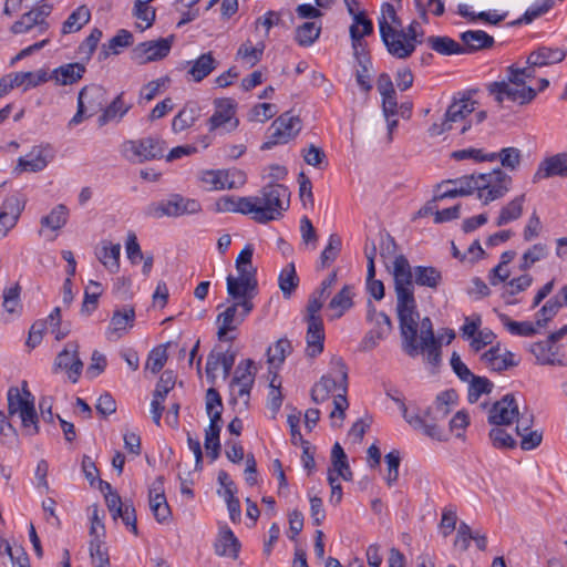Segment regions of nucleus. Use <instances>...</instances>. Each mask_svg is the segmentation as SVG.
Instances as JSON below:
<instances>
[{
	"label": "nucleus",
	"instance_id": "nucleus-18",
	"mask_svg": "<svg viewBox=\"0 0 567 567\" xmlns=\"http://www.w3.org/2000/svg\"><path fill=\"white\" fill-rule=\"evenodd\" d=\"M236 352L230 349L223 351L219 347H215L207 357L206 362V377L207 380L215 384L216 382V370L219 365L223 367L224 379H227L231 372V369L235 364Z\"/></svg>",
	"mask_w": 567,
	"mask_h": 567
},
{
	"label": "nucleus",
	"instance_id": "nucleus-27",
	"mask_svg": "<svg viewBox=\"0 0 567 567\" xmlns=\"http://www.w3.org/2000/svg\"><path fill=\"white\" fill-rule=\"evenodd\" d=\"M238 177L239 183H244V175L240 172H230V171H207L204 173L202 181L203 183L209 185V189L218 190V189H231L237 187L235 177Z\"/></svg>",
	"mask_w": 567,
	"mask_h": 567
},
{
	"label": "nucleus",
	"instance_id": "nucleus-42",
	"mask_svg": "<svg viewBox=\"0 0 567 567\" xmlns=\"http://www.w3.org/2000/svg\"><path fill=\"white\" fill-rule=\"evenodd\" d=\"M476 101L470 96H464L460 100H454L453 103L447 107L445 117L451 124L454 122L463 121L475 110Z\"/></svg>",
	"mask_w": 567,
	"mask_h": 567
},
{
	"label": "nucleus",
	"instance_id": "nucleus-47",
	"mask_svg": "<svg viewBox=\"0 0 567 567\" xmlns=\"http://www.w3.org/2000/svg\"><path fill=\"white\" fill-rule=\"evenodd\" d=\"M49 80L48 73L44 70L37 72H17L13 74L12 82L16 87L24 85V91L35 87Z\"/></svg>",
	"mask_w": 567,
	"mask_h": 567
},
{
	"label": "nucleus",
	"instance_id": "nucleus-25",
	"mask_svg": "<svg viewBox=\"0 0 567 567\" xmlns=\"http://www.w3.org/2000/svg\"><path fill=\"white\" fill-rule=\"evenodd\" d=\"M462 41V54H473L475 52L491 49L494 45V38L483 30H467L460 35Z\"/></svg>",
	"mask_w": 567,
	"mask_h": 567
},
{
	"label": "nucleus",
	"instance_id": "nucleus-55",
	"mask_svg": "<svg viewBox=\"0 0 567 567\" xmlns=\"http://www.w3.org/2000/svg\"><path fill=\"white\" fill-rule=\"evenodd\" d=\"M554 3V0H542V2L534 3L519 19L513 21L511 25H517L522 23L528 24L533 22L535 19L548 12L553 8Z\"/></svg>",
	"mask_w": 567,
	"mask_h": 567
},
{
	"label": "nucleus",
	"instance_id": "nucleus-24",
	"mask_svg": "<svg viewBox=\"0 0 567 567\" xmlns=\"http://www.w3.org/2000/svg\"><path fill=\"white\" fill-rule=\"evenodd\" d=\"M554 176L567 177V153H558L540 162L533 176V183Z\"/></svg>",
	"mask_w": 567,
	"mask_h": 567
},
{
	"label": "nucleus",
	"instance_id": "nucleus-21",
	"mask_svg": "<svg viewBox=\"0 0 567 567\" xmlns=\"http://www.w3.org/2000/svg\"><path fill=\"white\" fill-rule=\"evenodd\" d=\"M378 24L380 37L385 48H388L390 41H392L393 37L396 35V32H399L403 25L402 20L396 14L394 6L389 2L382 4Z\"/></svg>",
	"mask_w": 567,
	"mask_h": 567
},
{
	"label": "nucleus",
	"instance_id": "nucleus-60",
	"mask_svg": "<svg viewBox=\"0 0 567 567\" xmlns=\"http://www.w3.org/2000/svg\"><path fill=\"white\" fill-rule=\"evenodd\" d=\"M197 118V111L195 107H183L178 114L173 118L172 128L178 133L190 127Z\"/></svg>",
	"mask_w": 567,
	"mask_h": 567
},
{
	"label": "nucleus",
	"instance_id": "nucleus-49",
	"mask_svg": "<svg viewBox=\"0 0 567 567\" xmlns=\"http://www.w3.org/2000/svg\"><path fill=\"white\" fill-rule=\"evenodd\" d=\"M279 288L285 298H290L299 284V278L296 272L295 264H288L279 274L278 278Z\"/></svg>",
	"mask_w": 567,
	"mask_h": 567
},
{
	"label": "nucleus",
	"instance_id": "nucleus-57",
	"mask_svg": "<svg viewBox=\"0 0 567 567\" xmlns=\"http://www.w3.org/2000/svg\"><path fill=\"white\" fill-rule=\"evenodd\" d=\"M558 297H553L536 312L535 324L539 328L545 327L560 310Z\"/></svg>",
	"mask_w": 567,
	"mask_h": 567
},
{
	"label": "nucleus",
	"instance_id": "nucleus-5",
	"mask_svg": "<svg viewBox=\"0 0 567 567\" xmlns=\"http://www.w3.org/2000/svg\"><path fill=\"white\" fill-rule=\"evenodd\" d=\"M475 182L478 199L483 205H488L491 202L504 197L511 189L513 181L504 171L496 168L489 173L475 174Z\"/></svg>",
	"mask_w": 567,
	"mask_h": 567
},
{
	"label": "nucleus",
	"instance_id": "nucleus-30",
	"mask_svg": "<svg viewBox=\"0 0 567 567\" xmlns=\"http://www.w3.org/2000/svg\"><path fill=\"white\" fill-rule=\"evenodd\" d=\"M567 51L560 48L539 47L529 53L527 64L533 66H548L565 60Z\"/></svg>",
	"mask_w": 567,
	"mask_h": 567
},
{
	"label": "nucleus",
	"instance_id": "nucleus-33",
	"mask_svg": "<svg viewBox=\"0 0 567 567\" xmlns=\"http://www.w3.org/2000/svg\"><path fill=\"white\" fill-rule=\"evenodd\" d=\"M189 66L187 73L194 82H200L207 78L217 66L218 61L213 56L212 52L200 54L196 60L188 61Z\"/></svg>",
	"mask_w": 567,
	"mask_h": 567
},
{
	"label": "nucleus",
	"instance_id": "nucleus-15",
	"mask_svg": "<svg viewBox=\"0 0 567 567\" xmlns=\"http://www.w3.org/2000/svg\"><path fill=\"white\" fill-rule=\"evenodd\" d=\"M487 91L491 95L495 96L498 103H503V101L507 99L520 105L530 103L537 94L532 86L523 85L522 87H513L505 81L489 83Z\"/></svg>",
	"mask_w": 567,
	"mask_h": 567
},
{
	"label": "nucleus",
	"instance_id": "nucleus-37",
	"mask_svg": "<svg viewBox=\"0 0 567 567\" xmlns=\"http://www.w3.org/2000/svg\"><path fill=\"white\" fill-rule=\"evenodd\" d=\"M86 69L79 62L66 63L53 70L52 76L61 85H71L83 78Z\"/></svg>",
	"mask_w": 567,
	"mask_h": 567
},
{
	"label": "nucleus",
	"instance_id": "nucleus-35",
	"mask_svg": "<svg viewBox=\"0 0 567 567\" xmlns=\"http://www.w3.org/2000/svg\"><path fill=\"white\" fill-rule=\"evenodd\" d=\"M96 257L103 266L111 272L116 274L120 270L121 245L110 241H101L100 248L96 249Z\"/></svg>",
	"mask_w": 567,
	"mask_h": 567
},
{
	"label": "nucleus",
	"instance_id": "nucleus-53",
	"mask_svg": "<svg viewBox=\"0 0 567 567\" xmlns=\"http://www.w3.org/2000/svg\"><path fill=\"white\" fill-rule=\"evenodd\" d=\"M102 285L97 281L90 280L89 286L84 290V298L81 312L91 315V312L97 308L99 298L102 295Z\"/></svg>",
	"mask_w": 567,
	"mask_h": 567
},
{
	"label": "nucleus",
	"instance_id": "nucleus-51",
	"mask_svg": "<svg viewBox=\"0 0 567 567\" xmlns=\"http://www.w3.org/2000/svg\"><path fill=\"white\" fill-rule=\"evenodd\" d=\"M69 209L65 205H56L49 215L43 216L40 220L42 227L50 228L51 230L61 229L68 221Z\"/></svg>",
	"mask_w": 567,
	"mask_h": 567
},
{
	"label": "nucleus",
	"instance_id": "nucleus-36",
	"mask_svg": "<svg viewBox=\"0 0 567 567\" xmlns=\"http://www.w3.org/2000/svg\"><path fill=\"white\" fill-rule=\"evenodd\" d=\"M124 95L125 93L121 92L109 105H104L102 114L97 118L99 126L102 127L116 118L121 120L125 114H127L132 109V104L125 103Z\"/></svg>",
	"mask_w": 567,
	"mask_h": 567
},
{
	"label": "nucleus",
	"instance_id": "nucleus-38",
	"mask_svg": "<svg viewBox=\"0 0 567 567\" xmlns=\"http://www.w3.org/2000/svg\"><path fill=\"white\" fill-rule=\"evenodd\" d=\"M526 195L520 194L502 207L498 217L495 220L497 227L505 226L519 219L523 215Z\"/></svg>",
	"mask_w": 567,
	"mask_h": 567
},
{
	"label": "nucleus",
	"instance_id": "nucleus-8",
	"mask_svg": "<svg viewBox=\"0 0 567 567\" xmlns=\"http://www.w3.org/2000/svg\"><path fill=\"white\" fill-rule=\"evenodd\" d=\"M301 131V120L290 111L279 115L268 128V140L262 143V151L271 150L278 144H286L293 140Z\"/></svg>",
	"mask_w": 567,
	"mask_h": 567
},
{
	"label": "nucleus",
	"instance_id": "nucleus-22",
	"mask_svg": "<svg viewBox=\"0 0 567 567\" xmlns=\"http://www.w3.org/2000/svg\"><path fill=\"white\" fill-rule=\"evenodd\" d=\"M456 400L457 393L455 390H445L437 394L434 406L427 408L421 415L427 423L439 426L437 422L444 420L450 414V405L455 404Z\"/></svg>",
	"mask_w": 567,
	"mask_h": 567
},
{
	"label": "nucleus",
	"instance_id": "nucleus-9",
	"mask_svg": "<svg viewBox=\"0 0 567 567\" xmlns=\"http://www.w3.org/2000/svg\"><path fill=\"white\" fill-rule=\"evenodd\" d=\"M384 392L388 398L399 404L400 410L402 411V415L404 420L415 430H421L423 433L434 440L443 441L444 434L440 426L435 424L427 423V421L422 417L420 413H409L408 408L404 403L402 393L395 386L391 384H383Z\"/></svg>",
	"mask_w": 567,
	"mask_h": 567
},
{
	"label": "nucleus",
	"instance_id": "nucleus-2",
	"mask_svg": "<svg viewBox=\"0 0 567 567\" xmlns=\"http://www.w3.org/2000/svg\"><path fill=\"white\" fill-rule=\"evenodd\" d=\"M7 400L8 415H19L23 433L29 436L39 434V416L34 406L33 394L29 390L21 394L18 386H11L8 390Z\"/></svg>",
	"mask_w": 567,
	"mask_h": 567
},
{
	"label": "nucleus",
	"instance_id": "nucleus-45",
	"mask_svg": "<svg viewBox=\"0 0 567 567\" xmlns=\"http://www.w3.org/2000/svg\"><path fill=\"white\" fill-rule=\"evenodd\" d=\"M481 360L494 372H503L517 367L518 362H507L501 354V344L493 346L481 355Z\"/></svg>",
	"mask_w": 567,
	"mask_h": 567
},
{
	"label": "nucleus",
	"instance_id": "nucleus-10",
	"mask_svg": "<svg viewBox=\"0 0 567 567\" xmlns=\"http://www.w3.org/2000/svg\"><path fill=\"white\" fill-rule=\"evenodd\" d=\"M420 30L422 28L416 20H413L405 30L402 27L392 41H390V44H388V52L396 59L405 60L410 58L415 51L416 45L422 43V40L417 39Z\"/></svg>",
	"mask_w": 567,
	"mask_h": 567
},
{
	"label": "nucleus",
	"instance_id": "nucleus-41",
	"mask_svg": "<svg viewBox=\"0 0 567 567\" xmlns=\"http://www.w3.org/2000/svg\"><path fill=\"white\" fill-rule=\"evenodd\" d=\"M240 544L230 528L223 529L215 544V551L219 556L237 558Z\"/></svg>",
	"mask_w": 567,
	"mask_h": 567
},
{
	"label": "nucleus",
	"instance_id": "nucleus-64",
	"mask_svg": "<svg viewBox=\"0 0 567 567\" xmlns=\"http://www.w3.org/2000/svg\"><path fill=\"white\" fill-rule=\"evenodd\" d=\"M167 359L166 346H158L148 353L145 368L154 374L158 373L164 368Z\"/></svg>",
	"mask_w": 567,
	"mask_h": 567
},
{
	"label": "nucleus",
	"instance_id": "nucleus-3",
	"mask_svg": "<svg viewBox=\"0 0 567 567\" xmlns=\"http://www.w3.org/2000/svg\"><path fill=\"white\" fill-rule=\"evenodd\" d=\"M202 210V205L197 199L187 198L181 194H171L168 198L158 202H152L144 208L146 217L159 219L163 217H179L183 215H193Z\"/></svg>",
	"mask_w": 567,
	"mask_h": 567
},
{
	"label": "nucleus",
	"instance_id": "nucleus-17",
	"mask_svg": "<svg viewBox=\"0 0 567 567\" xmlns=\"http://www.w3.org/2000/svg\"><path fill=\"white\" fill-rule=\"evenodd\" d=\"M518 416V405L513 393L505 394L488 411V423L501 426L509 425Z\"/></svg>",
	"mask_w": 567,
	"mask_h": 567
},
{
	"label": "nucleus",
	"instance_id": "nucleus-1",
	"mask_svg": "<svg viewBox=\"0 0 567 567\" xmlns=\"http://www.w3.org/2000/svg\"><path fill=\"white\" fill-rule=\"evenodd\" d=\"M392 275L394 278L396 313L403 340V350L410 357H415L419 353L417 320L420 313L414 297V287L411 286L409 260L404 255L395 258Z\"/></svg>",
	"mask_w": 567,
	"mask_h": 567
},
{
	"label": "nucleus",
	"instance_id": "nucleus-46",
	"mask_svg": "<svg viewBox=\"0 0 567 567\" xmlns=\"http://www.w3.org/2000/svg\"><path fill=\"white\" fill-rule=\"evenodd\" d=\"M352 286L344 285L342 289L334 295V297L329 302V309L334 310L336 318H340L344 315L347 310H349L353 306L352 297Z\"/></svg>",
	"mask_w": 567,
	"mask_h": 567
},
{
	"label": "nucleus",
	"instance_id": "nucleus-6",
	"mask_svg": "<svg viewBox=\"0 0 567 567\" xmlns=\"http://www.w3.org/2000/svg\"><path fill=\"white\" fill-rule=\"evenodd\" d=\"M165 142L157 136L128 140L122 144L123 156L132 163H144L164 156Z\"/></svg>",
	"mask_w": 567,
	"mask_h": 567
},
{
	"label": "nucleus",
	"instance_id": "nucleus-20",
	"mask_svg": "<svg viewBox=\"0 0 567 567\" xmlns=\"http://www.w3.org/2000/svg\"><path fill=\"white\" fill-rule=\"evenodd\" d=\"M54 153L50 145L34 146L25 156L18 159L16 171L21 172H41L53 159Z\"/></svg>",
	"mask_w": 567,
	"mask_h": 567
},
{
	"label": "nucleus",
	"instance_id": "nucleus-32",
	"mask_svg": "<svg viewBox=\"0 0 567 567\" xmlns=\"http://www.w3.org/2000/svg\"><path fill=\"white\" fill-rule=\"evenodd\" d=\"M135 321V310L132 307L123 309H115L111 318L110 327L106 334L109 338L116 336L122 337L130 328L133 327Z\"/></svg>",
	"mask_w": 567,
	"mask_h": 567
},
{
	"label": "nucleus",
	"instance_id": "nucleus-26",
	"mask_svg": "<svg viewBox=\"0 0 567 567\" xmlns=\"http://www.w3.org/2000/svg\"><path fill=\"white\" fill-rule=\"evenodd\" d=\"M78 101L84 104V107L89 111V116H93L103 111L106 104V90L97 84L86 85L79 92Z\"/></svg>",
	"mask_w": 567,
	"mask_h": 567
},
{
	"label": "nucleus",
	"instance_id": "nucleus-59",
	"mask_svg": "<svg viewBox=\"0 0 567 567\" xmlns=\"http://www.w3.org/2000/svg\"><path fill=\"white\" fill-rule=\"evenodd\" d=\"M90 556L93 565L96 567H107L110 565V557L107 549L104 547L103 540L100 536L90 542Z\"/></svg>",
	"mask_w": 567,
	"mask_h": 567
},
{
	"label": "nucleus",
	"instance_id": "nucleus-16",
	"mask_svg": "<svg viewBox=\"0 0 567 567\" xmlns=\"http://www.w3.org/2000/svg\"><path fill=\"white\" fill-rule=\"evenodd\" d=\"M53 370H64L72 383H76L82 370L83 362L79 357L78 343H68L64 349L56 355Z\"/></svg>",
	"mask_w": 567,
	"mask_h": 567
},
{
	"label": "nucleus",
	"instance_id": "nucleus-50",
	"mask_svg": "<svg viewBox=\"0 0 567 567\" xmlns=\"http://www.w3.org/2000/svg\"><path fill=\"white\" fill-rule=\"evenodd\" d=\"M236 213H240L243 215H251V218L256 223L265 224L264 219L260 217L262 210L259 205L258 196L237 197Z\"/></svg>",
	"mask_w": 567,
	"mask_h": 567
},
{
	"label": "nucleus",
	"instance_id": "nucleus-40",
	"mask_svg": "<svg viewBox=\"0 0 567 567\" xmlns=\"http://www.w3.org/2000/svg\"><path fill=\"white\" fill-rule=\"evenodd\" d=\"M350 38L352 41L353 55L360 68L365 71L371 69L372 62L368 50V43L363 40L364 37L359 34V30L354 27H350Z\"/></svg>",
	"mask_w": 567,
	"mask_h": 567
},
{
	"label": "nucleus",
	"instance_id": "nucleus-4",
	"mask_svg": "<svg viewBox=\"0 0 567 567\" xmlns=\"http://www.w3.org/2000/svg\"><path fill=\"white\" fill-rule=\"evenodd\" d=\"M258 199L262 210L260 217L267 224L281 218L289 208L290 190L282 184L269 183L261 188Z\"/></svg>",
	"mask_w": 567,
	"mask_h": 567
},
{
	"label": "nucleus",
	"instance_id": "nucleus-48",
	"mask_svg": "<svg viewBox=\"0 0 567 567\" xmlns=\"http://www.w3.org/2000/svg\"><path fill=\"white\" fill-rule=\"evenodd\" d=\"M321 33V25L315 21L302 23L296 29L295 40L301 47H310Z\"/></svg>",
	"mask_w": 567,
	"mask_h": 567
},
{
	"label": "nucleus",
	"instance_id": "nucleus-29",
	"mask_svg": "<svg viewBox=\"0 0 567 567\" xmlns=\"http://www.w3.org/2000/svg\"><path fill=\"white\" fill-rule=\"evenodd\" d=\"M559 348L547 339L544 341L535 342L530 346V352L535 355L538 364H549L565 367L566 362L563 357H559Z\"/></svg>",
	"mask_w": 567,
	"mask_h": 567
},
{
	"label": "nucleus",
	"instance_id": "nucleus-56",
	"mask_svg": "<svg viewBox=\"0 0 567 567\" xmlns=\"http://www.w3.org/2000/svg\"><path fill=\"white\" fill-rule=\"evenodd\" d=\"M468 382L467 399L470 403L477 402L482 394H488L493 390V383L485 377L474 375Z\"/></svg>",
	"mask_w": 567,
	"mask_h": 567
},
{
	"label": "nucleus",
	"instance_id": "nucleus-61",
	"mask_svg": "<svg viewBox=\"0 0 567 567\" xmlns=\"http://www.w3.org/2000/svg\"><path fill=\"white\" fill-rule=\"evenodd\" d=\"M264 50V43H259L257 47H251L250 42H246L239 47L237 58L247 61L250 66H254L261 60Z\"/></svg>",
	"mask_w": 567,
	"mask_h": 567
},
{
	"label": "nucleus",
	"instance_id": "nucleus-31",
	"mask_svg": "<svg viewBox=\"0 0 567 567\" xmlns=\"http://www.w3.org/2000/svg\"><path fill=\"white\" fill-rule=\"evenodd\" d=\"M221 412L216 411L209 421L208 427L205 430L204 446L207 450V455L215 461L220 454V430H221Z\"/></svg>",
	"mask_w": 567,
	"mask_h": 567
},
{
	"label": "nucleus",
	"instance_id": "nucleus-58",
	"mask_svg": "<svg viewBox=\"0 0 567 567\" xmlns=\"http://www.w3.org/2000/svg\"><path fill=\"white\" fill-rule=\"evenodd\" d=\"M342 247V241L339 235L331 234L328 240V245L320 255L321 267L326 268L330 266L339 256Z\"/></svg>",
	"mask_w": 567,
	"mask_h": 567
},
{
	"label": "nucleus",
	"instance_id": "nucleus-39",
	"mask_svg": "<svg viewBox=\"0 0 567 567\" xmlns=\"http://www.w3.org/2000/svg\"><path fill=\"white\" fill-rule=\"evenodd\" d=\"M332 371L337 374V378L331 375L321 377L320 381L311 389V399L315 403H321L327 400L333 391L340 389V375L331 364Z\"/></svg>",
	"mask_w": 567,
	"mask_h": 567
},
{
	"label": "nucleus",
	"instance_id": "nucleus-13",
	"mask_svg": "<svg viewBox=\"0 0 567 567\" xmlns=\"http://www.w3.org/2000/svg\"><path fill=\"white\" fill-rule=\"evenodd\" d=\"M174 35L138 43L132 51L133 60L138 64L163 60L172 49Z\"/></svg>",
	"mask_w": 567,
	"mask_h": 567
},
{
	"label": "nucleus",
	"instance_id": "nucleus-12",
	"mask_svg": "<svg viewBox=\"0 0 567 567\" xmlns=\"http://www.w3.org/2000/svg\"><path fill=\"white\" fill-rule=\"evenodd\" d=\"M475 188H477L475 174L444 179L435 185L434 200L468 196L475 192Z\"/></svg>",
	"mask_w": 567,
	"mask_h": 567
},
{
	"label": "nucleus",
	"instance_id": "nucleus-44",
	"mask_svg": "<svg viewBox=\"0 0 567 567\" xmlns=\"http://www.w3.org/2000/svg\"><path fill=\"white\" fill-rule=\"evenodd\" d=\"M426 43L433 51L442 55L462 54L461 43L447 35H430Z\"/></svg>",
	"mask_w": 567,
	"mask_h": 567
},
{
	"label": "nucleus",
	"instance_id": "nucleus-7",
	"mask_svg": "<svg viewBox=\"0 0 567 567\" xmlns=\"http://www.w3.org/2000/svg\"><path fill=\"white\" fill-rule=\"evenodd\" d=\"M252 301H235L217 316L218 323L217 339L221 342H233L236 337L229 336V332L236 330L249 313L254 310Z\"/></svg>",
	"mask_w": 567,
	"mask_h": 567
},
{
	"label": "nucleus",
	"instance_id": "nucleus-23",
	"mask_svg": "<svg viewBox=\"0 0 567 567\" xmlns=\"http://www.w3.org/2000/svg\"><path fill=\"white\" fill-rule=\"evenodd\" d=\"M150 507L158 523L166 522L171 516V508L164 494V477L158 476L154 481L148 493Z\"/></svg>",
	"mask_w": 567,
	"mask_h": 567
},
{
	"label": "nucleus",
	"instance_id": "nucleus-11",
	"mask_svg": "<svg viewBox=\"0 0 567 567\" xmlns=\"http://www.w3.org/2000/svg\"><path fill=\"white\" fill-rule=\"evenodd\" d=\"M53 10L52 4L43 3L38 6L30 11L22 14L21 19L16 21L10 31L13 34L27 33L33 28L38 29L39 33H44L49 30L50 24L47 21V18L51 14Z\"/></svg>",
	"mask_w": 567,
	"mask_h": 567
},
{
	"label": "nucleus",
	"instance_id": "nucleus-43",
	"mask_svg": "<svg viewBox=\"0 0 567 567\" xmlns=\"http://www.w3.org/2000/svg\"><path fill=\"white\" fill-rule=\"evenodd\" d=\"M90 19V9L84 4L78 7L63 22L61 30L62 34H70L80 31L83 25L89 23Z\"/></svg>",
	"mask_w": 567,
	"mask_h": 567
},
{
	"label": "nucleus",
	"instance_id": "nucleus-14",
	"mask_svg": "<svg viewBox=\"0 0 567 567\" xmlns=\"http://www.w3.org/2000/svg\"><path fill=\"white\" fill-rule=\"evenodd\" d=\"M331 364L334 367V369L340 375V390L342 391V393H339L333 398L334 409L330 413V419L332 420V426L340 427L342 421L346 417V411L349 408V402L347 399L348 367L343 359L339 357H333L331 360Z\"/></svg>",
	"mask_w": 567,
	"mask_h": 567
},
{
	"label": "nucleus",
	"instance_id": "nucleus-62",
	"mask_svg": "<svg viewBox=\"0 0 567 567\" xmlns=\"http://www.w3.org/2000/svg\"><path fill=\"white\" fill-rule=\"evenodd\" d=\"M306 308L305 321L307 322V334L324 333L323 320L319 315L318 305L312 302Z\"/></svg>",
	"mask_w": 567,
	"mask_h": 567
},
{
	"label": "nucleus",
	"instance_id": "nucleus-28",
	"mask_svg": "<svg viewBox=\"0 0 567 567\" xmlns=\"http://www.w3.org/2000/svg\"><path fill=\"white\" fill-rule=\"evenodd\" d=\"M409 270L411 274V286L413 287L415 284L420 287H426L435 290L443 279L442 272L432 266H415L412 268L409 265Z\"/></svg>",
	"mask_w": 567,
	"mask_h": 567
},
{
	"label": "nucleus",
	"instance_id": "nucleus-19",
	"mask_svg": "<svg viewBox=\"0 0 567 567\" xmlns=\"http://www.w3.org/2000/svg\"><path fill=\"white\" fill-rule=\"evenodd\" d=\"M236 103L231 99H219L215 101V112L208 118L209 131L220 127H227V131L234 130L238 125L235 116Z\"/></svg>",
	"mask_w": 567,
	"mask_h": 567
},
{
	"label": "nucleus",
	"instance_id": "nucleus-52",
	"mask_svg": "<svg viewBox=\"0 0 567 567\" xmlns=\"http://www.w3.org/2000/svg\"><path fill=\"white\" fill-rule=\"evenodd\" d=\"M498 318L508 332L514 336L532 337L537 332L534 324L529 321H514L505 313H499Z\"/></svg>",
	"mask_w": 567,
	"mask_h": 567
},
{
	"label": "nucleus",
	"instance_id": "nucleus-34",
	"mask_svg": "<svg viewBox=\"0 0 567 567\" xmlns=\"http://www.w3.org/2000/svg\"><path fill=\"white\" fill-rule=\"evenodd\" d=\"M227 293L235 301H252L257 295V286L250 284L248 280H243L228 275L226 278Z\"/></svg>",
	"mask_w": 567,
	"mask_h": 567
},
{
	"label": "nucleus",
	"instance_id": "nucleus-63",
	"mask_svg": "<svg viewBox=\"0 0 567 567\" xmlns=\"http://www.w3.org/2000/svg\"><path fill=\"white\" fill-rule=\"evenodd\" d=\"M18 442V432L8 421V415L0 411V443L12 447Z\"/></svg>",
	"mask_w": 567,
	"mask_h": 567
},
{
	"label": "nucleus",
	"instance_id": "nucleus-54",
	"mask_svg": "<svg viewBox=\"0 0 567 567\" xmlns=\"http://www.w3.org/2000/svg\"><path fill=\"white\" fill-rule=\"evenodd\" d=\"M134 37L132 32L126 29H120L116 34L109 40L107 44H103V54L106 58L112 51L113 54H118V48H127L133 44Z\"/></svg>",
	"mask_w": 567,
	"mask_h": 567
}]
</instances>
